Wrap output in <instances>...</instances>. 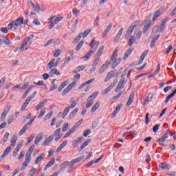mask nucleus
Here are the masks:
<instances>
[{
	"instance_id": "obj_30",
	"label": "nucleus",
	"mask_w": 176,
	"mask_h": 176,
	"mask_svg": "<svg viewBox=\"0 0 176 176\" xmlns=\"http://www.w3.org/2000/svg\"><path fill=\"white\" fill-rule=\"evenodd\" d=\"M71 109V107H67L63 113V116H62V119H65V116H67V115H68V112H69V110Z\"/></svg>"
},
{
	"instance_id": "obj_63",
	"label": "nucleus",
	"mask_w": 176,
	"mask_h": 176,
	"mask_svg": "<svg viewBox=\"0 0 176 176\" xmlns=\"http://www.w3.org/2000/svg\"><path fill=\"white\" fill-rule=\"evenodd\" d=\"M35 173H36V169L35 168H32L30 170L29 176H34V174H35Z\"/></svg>"
},
{
	"instance_id": "obj_36",
	"label": "nucleus",
	"mask_w": 176,
	"mask_h": 176,
	"mask_svg": "<svg viewBox=\"0 0 176 176\" xmlns=\"http://www.w3.org/2000/svg\"><path fill=\"white\" fill-rule=\"evenodd\" d=\"M160 168H162V170H168V168H170V165L162 163L160 164Z\"/></svg>"
},
{
	"instance_id": "obj_28",
	"label": "nucleus",
	"mask_w": 176,
	"mask_h": 176,
	"mask_svg": "<svg viewBox=\"0 0 176 176\" xmlns=\"http://www.w3.org/2000/svg\"><path fill=\"white\" fill-rule=\"evenodd\" d=\"M92 82H94V78H92V79L81 84L80 86L78 87V89H82V87H85V86H87V85H90V83H92Z\"/></svg>"
},
{
	"instance_id": "obj_44",
	"label": "nucleus",
	"mask_w": 176,
	"mask_h": 176,
	"mask_svg": "<svg viewBox=\"0 0 176 176\" xmlns=\"http://www.w3.org/2000/svg\"><path fill=\"white\" fill-rule=\"evenodd\" d=\"M98 96V92H94L91 96L88 97V100H94Z\"/></svg>"
},
{
	"instance_id": "obj_35",
	"label": "nucleus",
	"mask_w": 176,
	"mask_h": 176,
	"mask_svg": "<svg viewBox=\"0 0 176 176\" xmlns=\"http://www.w3.org/2000/svg\"><path fill=\"white\" fill-rule=\"evenodd\" d=\"M98 108H100V104L98 102H96L91 109V113H94V112L97 111Z\"/></svg>"
},
{
	"instance_id": "obj_54",
	"label": "nucleus",
	"mask_w": 176,
	"mask_h": 176,
	"mask_svg": "<svg viewBox=\"0 0 176 176\" xmlns=\"http://www.w3.org/2000/svg\"><path fill=\"white\" fill-rule=\"evenodd\" d=\"M60 132H61V129H60V128H59L54 131V135H54V137H57V136L60 135Z\"/></svg>"
},
{
	"instance_id": "obj_23",
	"label": "nucleus",
	"mask_w": 176,
	"mask_h": 176,
	"mask_svg": "<svg viewBox=\"0 0 176 176\" xmlns=\"http://www.w3.org/2000/svg\"><path fill=\"white\" fill-rule=\"evenodd\" d=\"M175 94H176V89H175V90H174V91H173L172 94H170V95H168V96L166 97V100H165V104H167V102H168V101H170V100H171V98H173V97L175 96Z\"/></svg>"
},
{
	"instance_id": "obj_64",
	"label": "nucleus",
	"mask_w": 176,
	"mask_h": 176,
	"mask_svg": "<svg viewBox=\"0 0 176 176\" xmlns=\"http://www.w3.org/2000/svg\"><path fill=\"white\" fill-rule=\"evenodd\" d=\"M8 111H6V112H3L2 114H1V120H3L4 119H6V116L8 115Z\"/></svg>"
},
{
	"instance_id": "obj_19",
	"label": "nucleus",
	"mask_w": 176,
	"mask_h": 176,
	"mask_svg": "<svg viewBox=\"0 0 176 176\" xmlns=\"http://www.w3.org/2000/svg\"><path fill=\"white\" fill-rule=\"evenodd\" d=\"M94 53V51L93 50H89L87 54H86L82 58H84V61H87L90 59V57H91V54Z\"/></svg>"
},
{
	"instance_id": "obj_41",
	"label": "nucleus",
	"mask_w": 176,
	"mask_h": 176,
	"mask_svg": "<svg viewBox=\"0 0 176 176\" xmlns=\"http://www.w3.org/2000/svg\"><path fill=\"white\" fill-rule=\"evenodd\" d=\"M154 23H155V22L153 21V23H149L148 24L144 26L143 33L145 34V32H146L148 31V30H149V28H151V25H152Z\"/></svg>"
},
{
	"instance_id": "obj_51",
	"label": "nucleus",
	"mask_w": 176,
	"mask_h": 176,
	"mask_svg": "<svg viewBox=\"0 0 176 176\" xmlns=\"http://www.w3.org/2000/svg\"><path fill=\"white\" fill-rule=\"evenodd\" d=\"M152 94H149L147 96V98L144 100V105H145L146 103L149 102L150 100H152L153 96ZM150 97V98H149Z\"/></svg>"
},
{
	"instance_id": "obj_50",
	"label": "nucleus",
	"mask_w": 176,
	"mask_h": 176,
	"mask_svg": "<svg viewBox=\"0 0 176 176\" xmlns=\"http://www.w3.org/2000/svg\"><path fill=\"white\" fill-rule=\"evenodd\" d=\"M91 30H90V29H87V30H86L84 32H83V34H82V38H86V36H87V35H89V33H91Z\"/></svg>"
},
{
	"instance_id": "obj_15",
	"label": "nucleus",
	"mask_w": 176,
	"mask_h": 176,
	"mask_svg": "<svg viewBox=\"0 0 176 176\" xmlns=\"http://www.w3.org/2000/svg\"><path fill=\"white\" fill-rule=\"evenodd\" d=\"M133 98H134V91L131 92V94L129 96V100L126 102V107H130L131 104H133Z\"/></svg>"
},
{
	"instance_id": "obj_59",
	"label": "nucleus",
	"mask_w": 176,
	"mask_h": 176,
	"mask_svg": "<svg viewBox=\"0 0 176 176\" xmlns=\"http://www.w3.org/2000/svg\"><path fill=\"white\" fill-rule=\"evenodd\" d=\"M91 131H90V129H87L84 131L83 136L87 137V135H89V134H91Z\"/></svg>"
},
{
	"instance_id": "obj_10",
	"label": "nucleus",
	"mask_w": 176,
	"mask_h": 176,
	"mask_svg": "<svg viewBox=\"0 0 176 176\" xmlns=\"http://www.w3.org/2000/svg\"><path fill=\"white\" fill-rule=\"evenodd\" d=\"M113 76H115V72L113 71H111L107 74L104 82H108L110 79H112Z\"/></svg>"
},
{
	"instance_id": "obj_6",
	"label": "nucleus",
	"mask_w": 176,
	"mask_h": 176,
	"mask_svg": "<svg viewBox=\"0 0 176 176\" xmlns=\"http://www.w3.org/2000/svg\"><path fill=\"white\" fill-rule=\"evenodd\" d=\"M21 146H23V141L20 142L15 148L13 153L14 157H16L17 156V153H19V151H20V149H21Z\"/></svg>"
},
{
	"instance_id": "obj_18",
	"label": "nucleus",
	"mask_w": 176,
	"mask_h": 176,
	"mask_svg": "<svg viewBox=\"0 0 176 176\" xmlns=\"http://www.w3.org/2000/svg\"><path fill=\"white\" fill-rule=\"evenodd\" d=\"M54 63H56V59H52L47 65V71H50L54 67Z\"/></svg>"
},
{
	"instance_id": "obj_53",
	"label": "nucleus",
	"mask_w": 176,
	"mask_h": 176,
	"mask_svg": "<svg viewBox=\"0 0 176 176\" xmlns=\"http://www.w3.org/2000/svg\"><path fill=\"white\" fill-rule=\"evenodd\" d=\"M82 46H83V41H80V43L77 45L76 47V50H80Z\"/></svg>"
},
{
	"instance_id": "obj_58",
	"label": "nucleus",
	"mask_w": 176,
	"mask_h": 176,
	"mask_svg": "<svg viewBox=\"0 0 176 176\" xmlns=\"http://www.w3.org/2000/svg\"><path fill=\"white\" fill-rule=\"evenodd\" d=\"M61 54V50L59 49L56 50L55 53L54 54V57H58Z\"/></svg>"
},
{
	"instance_id": "obj_29",
	"label": "nucleus",
	"mask_w": 176,
	"mask_h": 176,
	"mask_svg": "<svg viewBox=\"0 0 176 176\" xmlns=\"http://www.w3.org/2000/svg\"><path fill=\"white\" fill-rule=\"evenodd\" d=\"M45 157V154H41L40 155L38 156V157L36 159L34 164H39L41 162V160Z\"/></svg>"
},
{
	"instance_id": "obj_46",
	"label": "nucleus",
	"mask_w": 176,
	"mask_h": 176,
	"mask_svg": "<svg viewBox=\"0 0 176 176\" xmlns=\"http://www.w3.org/2000/svg\"><path fill=\"white\" fill-rule=\"evenodd\" d=\"M50 75H61V74L60 73V72H57V69H52L50 72Z\"/></svg>"
},
{
	"instance_id": "obj_26",
	"label": "nucleus",
	"mask_w": 176,
	"mask_h": 176,
	"mask_svg": "<svg viewBox=\"0 0 176 176\" xmlns=\"http://www.w3.org/2000/svg\"><path fill=\"white\" fill-rule=\"evenodd\" d=\"M122 34H123V28H121L118 33L116 34L115 39H114V42H118V41H119V39L120 38V36H122Z\"/></svg>"
},
{
	"instance_id": "obj_9",
	"label": "nucleus",
	"mask_w": 176,
	"mask_h": 176,
	"mask_svg": "<svg viewBox=\"0 0 176 176\" xmlns=\"http://www.w3.org/2000/svg\"><path fill=\"white\" fill-rule=\"evenodd\" d=\"M10 151H12V147L11 146H8L6 148V150L4 151L3 153L0 156V159H3V157H5V156H8V155H9V153H10Z\"/></svg>"
},
{
	"instance_id": "obj_34",
	"label": "nucleus",
	"mask_w": 176,
	"mask_h": 176,
	"mask_svg": "<svg viewBox=\"0 0 176 176\" xmlns=\"http://www.w3.org/2000/svg\"><path fill=\"white\" fill-rule=\"evenodd\" d=\"M136 40L137 39L133 36H131L128 42L129 46H133V44L134 43V42H135Z\"/></svg>"
},
{
	"instance_id": "obj_33",
	"label": "nucleus",
	"mask_w": 176,
	"mask_h": 176,
	"mask_svg": "<svg viewBox=\"0 0 176 176\" xmlns=\"http://www.w3.org/2000/svg\"><path fill=\"white\" fill-rule=\"evenodd\" d=\"M120 61H122V59H115L112 65V69H115V68L119 65V63H120Z\"/></svg>"
},
{
	"instance_id": "obj_14",
	"label": "nucleus",
	"mask_w": 176,
	"mask_h": 176,
	"mask_svg": "<svg viewBox=\"0 0 176 176\" xmlns=\"http://www.w3.org/2000/svg\"><path fill=\"white\" fill-rule=\"evenodd\" d=\"M47 102V99H44L43 101L40 102L37 106L36 107V109L37 111H39V109L43 108L45 107V104Z\"/></svg>"
},
{
	"instance_id": "obj_27",
	"label": "nucleus",
	"mask_w": 176,
	"mask_h": 176,
	"mask_svg": "<svg viewBox=\"0 0 176 176\" xmlns=\"http://www.w3.org/2000/svg\"><path fill=\"white\" fill-rule=\"evenodd\" d=\"M89 144H90V140H87L85 142L82 143V144L78 149V152L83 151V149H85L87 146V145H89Z\"/></svg>"
},
{
	"instance_id": "obj_20",
	"label": "nucleus",
	"mask_w": 176,
	"mask_h": 176,
	"mask_svg": "<svg viewBox=\"0 0 176 176\" xmlns=\"http://www.w3.org/2000/svg\"><path fill=\"white\" fill-rule=\"evenodd\" d=\"M133 29L132 27H129L126 32V34H125V39H127L128 38H130V35H131V34H133Z\"/></svg>"
},
{
	"instance_id": "obj_22",
	"label": "nucleus",
	"mask_w": 176,
	"mask_h": 176,
	"mask_svg": "<svg viewBox=\"0 0 176 176\" xmlns=\"http://www.w3.org/2000/svg\"><path fill=\"white\" fill-rule=\"evenodd\" d=\"M55 162H56V160L52 159L51 161H50L47 163V164L45 166L44 171H46V170H47V168H49L50 167H52V166H53V164H54Z\"/></svg>"
},
{
	"instance_id": "obj_38",
	"label": "nucleus",
	"mask_w": 176,
	"mask_h": 176,
	"mask_svg": "<svg viewBox=\"0 0 176 176\" xmlns=\"http://www.w3.org/2000/svg\"><path fill=\"white\" fill-rule=\"evenodd\" d=\"M85 159V156H80L76 159L72 160L73 162H74V164H76V163H79L80 162H82Z\"/></svg>"
},
{
	"instance_id": "obj_60",
	"label": "nucleus",
	"mask_w": 176,
	"mask_h": 176,
	"mask_svg": "<svg viewBox=\"0 0 176 176\" xmlns=\"http://www.w3.org/2000/svg\"><path fill=\"white\" fill-rule=\"evenodd\" d=\"M3 42H4L5 45H10V41H9V38H7L6 36L3 37Z\"/></svg>"
},
{
	"instance_id": "obj_1",
	"label": "nucleus",
	"mask_w": 176,
	"mask_h": 176,
	"mask_svg": "<svg viewBox=\"0 0 176 176\" xmlns=\"http://www.w3.org/2000/svg\"><path fill=\"white\" fill-rule=\"evenodd\" d=\"M111 65V60H107L106 62L102 65L101 67L98 70V74L101 75L105 72V70Z\"/></svg>"
},
{
	"instance_id": "obj_2",
	"label": "nucleus",
	"mask_w": 176,
	"mask_h": 176,
	"mask_svg": "<svg viewBox=\"0 0 176 176\" xmlns=\"http://www.w3.org/2000/svg\"><path fill=\"white\" fill-rule=\"evenodd\" d=\"M32 39H34L33 34H30L28 37H26L20 47L21 50H24V47H25V46L28 45V42H31Z\"/></svg>"
},
{
	"instance_id": "obj_4",
	"label": "nucleus",
	"mask_w": 176,
	"mask_h": 176,
	"mask_svg": "<svg viewBox=\"0 0 176 176\" xmlns=\"http://www.w3.org/2000/svg\"><path fill=\"white\" fill-rule=\"evenodd\" d=\"M74 86H75V82H72L70 85H69L62 92V96H66L67 93H69V91L72 90Z\"/></svg>"
},
{
	"instance_id": "obj_40",
	"label": "nucleus",
	"mask_w": 176,
	"mask_h": 176,
	"mask_svg": "<svg viewBox=\"0 0 176 176\" xmlns=\"http://www.w3.org/2000/svg\"><path fill=\"white\" fill-rule=\"evenodd\" d=\"M93 104H94L93 99H87V103L85 105V108H90Z\"/></svg>"
},
{
	"instance_id": "obj_48",
	"label": "nucleus",
	"mask_w": 176,
	"mask_h": 176,
	"mask_svg": "<svg viewBox=\"0 0 176 176\" xmlns=\"http://www.w3.org/2000/svg\"><path fill=\"white\" fill-rule=\"evenodd\" d=\"M82 35H83V33H82V32L80 33V34L75 38L74 42H75L76 43H78V42H79V41H80V38H82Z\"/></svg>"
},
{
	"instance_id": "obj_43",
	"label": "nucleus",
	"mask_w": 176,
	"mask_h": 176,
	"mask_svg": "<svg viewBox=\"0 0 176 176\" xmlns=\"http://www.w3.org/2000/svg\"><path fill=\"white\" fill-rule=\"evenodd\" d=\"M27 130H28V126H27V125H24V126L21 129V130L19 132V135H23V134H24V133H25Z\"/></svg>"
},
{
	"instance_id": "obj_55",
	"label": "nucleus",
	"mask_w": 176,
	"mask_h": 176,
	"mask_svg": "<svg viewBox=\"0 0 176 176\" xmlns=\"http://www.w3.org/2000/svg\"><path fill=\"white\" fill-rule=\"evenodd\" d=\"M159 127H160V124H157L153 128V133H157V130H159Z\"/></svg>"
},
{
	"instance_id": "obj_13",
	"label": "nucleus",
	"mask_w": 176,
	"mask_h": 176,
	"mask_svg": "<svg viewBox=\"0 0 176 176\" xmlns=\"http://www.w3.org/2000/svg\"><path fill=\"white\" fill-rule=\"evenodd\" d=\"M112 23H111L107 26L105 30L103 32L102 38H105L108 35V33L111 31V28H112Z\"/></svg>"
},
{
	"instance_id": "obj_16",
	"label": "nucleus",
	"mask_w": 176,
	"mask_h": 176,
	"mask_svg": "<svg viewBox=\"0 0 176 176\" xmlns=\"http://www.w3.org/2000/svg\"><path fill=\"white\" fill-rule=\"evenodd\" d=\"M31 102V98H28L21 107V111H25V108L28 107V104Z\"/></svg>"
},
{
	"instance_id": "obj_45",
	"label": "nucleus",
	"mask_w": 176,
	"mask_h": 176,
	"mask_svg": "<svg viewBox=\"0 0 176 176\" xmlns=\"http://www.w3.org/2000/svg\"><path fill=\"white\" fill-rule=\"evenodd\" d=\"M98 63H100V58L98 56H96V58L94 60L92 67H97V65H98Z\"/></svg>"
},
{
	"instance_id": "obj_62",
	"label": "nucleus",
	"mask_w": 176,
	"mask_h": 176,
	"mask_svg": "<svg viewBox=\"0 0 176 176\" xmlns=\"http://www.w3.org/2000/svg\"><path fill=\"white\" fill-rule=\"evenodd\" d=\"M45 113H46V110L43 109L41 110L40 112V114L38 116V119H41V118L43 117Z\"/></svg>"
},
{
	"instance_id": "obj_12",
	"label": "nucleus",
	"mask_w": 176,
	"mask_h": 176,
	"mask_svg": "<svg viewBox=\"0 0 176 176\" xmlns=\"http://www.w3.org/2000/svg\"><path fill=\"white\" fill-rule=\"evenodd\" d=\"M42 138H43V133H40L36 138L34 144L35 145H38L39 142H41Z\"/></svg>"
},
{
	"instance_id": "obj_21",
	"label": "nucleus",
	"mask_w": 176,
	"mask_h": 176,
	"mask_svg": "<svg viewBox=\"0 0 176 176\" xmlns=\"http://www.w3.org/2000/svg\"><path fill=\"white\" fill-rule=\"evenodd\" d=\"M133 50H134L133 48H129L124 54V56H123V60H126L127 58L129 57V56L133 53Z\"/></svg>"
},
{
	"instance_id": "obj_37",
	"label": "nucleus",
	"mask_w": 176,
	"mask_h": 176,
	"mask_svg": "<svg viewBox=\"0 0 176 176\" xmlns=\"http://www.w3.org/2000/svg\"><path fill=\"white\" fill-rule=\"evenodd\" d=\"M159 16H160V10H157L155 12V13L153 15V22L155 23V21H156V19H157V17H159Z\"/></svg>"
},
{
	"instance_id": "obj_5",
	"label": "nucleus",
	"mask_w": 176,
	"mask_h": 176,
	"mask_svg": "<svg viewBox=\"0 0 176 176\" xmlns=\"http://www.w3.org/2000/svg\"><path fill=\"white\" fill-rule=\"evenodd\" d=\"M98 45H100V41H96V40L93 38L89 44V46L91 49H94V50H97Z\"/></svg>"
},
{
	"instance_id": "obj_52",
	"label": "nucleus",
	"mask_w": 176,
	"mask_h": 176,
	"mask_svg": "<svg viewBox=\"0 0 176 176\" xmlns=\"http://www.w3.org/2000/svg\"><path fill=\"white\" fill-rule=\"evenodd\" d=\"M54 42V39L52 38L50 41H48L45 45H44V47H47V46H50V45H52V43H53Z\"/></svg>"
},
{
	"instance_id": "obj_47",
	"label": "nucleus",
	"mask_w": 176,
	"mask_h": 176,
	"mask_svg": "<svg viewBox=\"0 0 176 176\" xmlns=\"http://www.w3.org/2000/svg\"><path fill=\"white\" fill-rule=\"evenodd\" d=\"M79 111L78 108H76L72 113L69 114V118H74L76 113H78V111Z\"/></svg>"
},
{
	"instance_id": "obj_7",
	"label": "nucleus",
	"mask_w": 176,
	"mask_h": 176,
	"mask_svg": "<svg viewBox=\"0 0 176 176\" xmlns=\"http://www.w3.org/2000/svg\"><path fill=\"white\" fill-rule=\"evenodd\" d=\"M123 87H124V81L121 80L115 89L116 93H119V91H120L121 89H123Z\"/></svg>"
},
{
	"instance_id": "obj_11",
	"label": "nucleus",
	"mask_w": 176,
	"mask_h": 176,
	"mask_svg": "<svg viewBox=\"0 0 176 176\" xmlns=\"http://www.w3.org/2000/svg\"><path fill=\"white\" fill-rule=\"evenodd\" d=\"M54 138V135H50L47 139H45V140L43 142V146L49 145V144H50V142L53 141Z\"/></svg>"
},
{
	"instance_id": "obj_31",
	"label": "nucleus",
	"mask_w": 176,
	"mask_h": 176,
	"mask_svg": "<svg viewBox=\"0 0 176 176\" xmlns=\"http://www.w3.org/2000/svg\"><path fill=\"white\" fill-rule=\"evenodd\" d=\"M30 5L32 6V8L34 9V12H39V10H41V8L39 7V5H36V6H35V4L34 3H32V1L30 2Z\"/></svg>"
},
{
	"instance_id": "obj_39",
	"label": "nucleus",
	"mask_w": 176,
	"mask_h": 176,
	"mask_svg": "<svg viewBox=\"0 0 176 176\" xmlns=\"http://www.w3.org/2000/svg\"><path fill=\"white\" fill-rule=\"evenodd\" d=\"M104 45H102L97 52L96 56V57H99L102 54V52H104Z\"/></svg>"
},
{
	"instance_id": "obj_24",
	"label": "nucleus",
	"mask_w": 176,
	"mask_h": 176,
	"mask_svg": "<svg viewBox=\"0 0 176 176\" xmlns=\"http://www.w3.org/2000/svg\"><path fill=\"white\" fill-rule=\"evenodd\" d=\"M34 148H35V145H32L30 147L26 153V157H31V155H32V152H34Z\"/></svg>"
},
{
	"instance_id": "obj_32",
	"label": "nucleus",
	"mask_w": 176,
	"mask_h": 176,
	"mask_svg": "<svg viewBox=\"0 0 176 176\" xmlns=\"http://www.w3.org/2000/svg\"><path fill=\"white\" fill-rule=\"evenodd\" d=\"M70 107L69 108L72 109H74L76 107L77 102L75 101V99L74 98H71L70 100Z\"/></svg>"
},
{
	"instance_id": "obj_3",
	"label": "nucleus",
	"mask_w": 176,
	"mask_h": 176,
	"mask_svg": "<svg viewBox=\"0 0 176 176\" xmlns=\"http://www.w3.org/2000/svg\"><path fill=\"white\" fill-rule=\"evenodd\" d=\"M24 23V17L20 16L16 20L14 21V30L16 31L19 28V26L21 24H23Z\"/></svg>"
},
{
	"instance_id": "obj_42",
	"label": "nucleus",
	"mask_w": 176,
	"mask_h": 176,
	"mask_svg": "<svg viewBox=\"0 0 176 176\" xmlns=\"http://www.w3.org/2000/svg\"><path fill=\"white\" fill-rule=\"evenodd\" d=\"M16 141H17V136L13 135L11 139V146H14Z\"/></svg>"
},
{
	"instance_id": "obj_56",
	"label": "nucleus",
	"mask_w": 176,
	"mask_h": 176,
	"mask_svg": "<svg viewBox=\"0 0 176 176\" xmlns=\"http://www.w3.org/2000/svg\"><path fill=\"white\" fill-rule=\"evenodd\" d=\"M9 140V133H6L3 138V142H6Z\"/></svg>"
},
{
	"instance_id": "obj_25",
	"label": "nucleus",
	"mask_w": 176,
	"mask_h": 176,
	"mask_svg": "<svg viewBox=\"0 0 176 176\" xmlns=\"http://www.w3.org/2000/svg\"><path fill=\"white\" fill-rule=\"evenodd\" d=\"M67 144H68V141H65L63 142L56 149V152H60V151L62 149H63V148H65V146H67Z\"/></svg>"
},
{
	"instance_id": "obj_8",
	"label": "nucleus",
	"mask_w": 176,
	"mask_h": 176,
	"mask_svg": "<svg viewBox=\"0 0 176 176\" xmlns=\"http://www.w3.org/2000/svg\"><path fill=\"white\" fill-rule=\"evenodd\" d=\"M83 141V137H80L77 140H74L72 142V146L73 148H76L78 146V144H80Z\"/></svg>"
},
{
	"instance_id": "obj_61",
	"label": "nucleus",
	"mask_w": 176,
	"mask_h": 176,
	"mask_svg": "<svg viewBox=\"0 0 176 176\" xmlns=\"http://www.w3.org/2000/svg\"><path fill=\"white\" fill-rule=\"evenodd\" d=\"M163 28H164V26H162V25H160V27H157L155 28V34L156 32H162V31H163Z\"/></svg>"
},
{
	"instance_id": "obj_57",
	"label": "nucleus",
	"mask_w": 176,
	"mask_h": 176,
	"mask_svg": "<svg viewBox=\"0 0 176 176\" xmlns=\"http://www.w3.org/2000/svg\"><path fill=\"white\" fill-rule=\"evenodd\" d=\"M31 92V88H29L26 90V91L24 93V94L22 96V98H25L28 94Z\"/></svg>"
},
{
	"instance_id": "obj_17",
	"label": "nucleus",
	"mask_w": 176,
	"mask_h": 176,
	"mask_svg": "<svg viewBox=\"0 0 176 176\" xmlns=\"http://www.w3.org/2000/svg\"><path fill=\"white\" fill-rule=\"evenodd\" d=\"M69 166V162L68 161L63 162L60 165V171H64V170H65V168H67V167H68Z\"/></svg>"
},
{
	"instance_id": "obj_49",
	"label": "nucleus",
	"mask_w": 176,
	"mask_h": 176,
	"mask_svg": "<svg viewBox=\"0 0 176 176\" xmlns=\"http://www.w3.org/2000/svg\"><path fill=\"white\" fill-rule=\"evenodd\" d=\"M112 89H113V86L109 85L107 88L105 89L103 94H108V93H109V91H111Z\"/></svg>"
}]
</instances>
